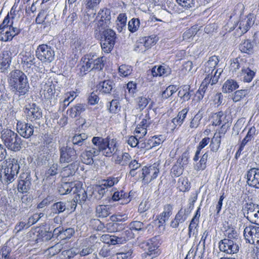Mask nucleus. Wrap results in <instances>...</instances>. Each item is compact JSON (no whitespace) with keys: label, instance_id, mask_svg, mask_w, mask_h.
<instances>
[{"label":"nucleus","instance_id":"f257e3e1","mask_svg":"<svg viewBox=\"0 0 259 259\" xmlns=\"http://www.w3.org/2000/svg\"><path fill=\"white\" fill-rule=\"evenodd\" d=\"M8 83L15 96L23 97L29 91V85L26 75L19 70L11 72Z\"/></svg>","mask_w":259,"mask_h":259},{"label":"nucleus","instance_id":"f03ea898","mask_svg":"<svg viewBox=\"0 0 259 259\" xmlns=\"http://www.w3.org/2000/svg\"><path fill=\"white\" fill-rule=\"evenodd\" d=\"M92 146L90 147L98 154L100 152L107 157L112 156L116 149V141L114 139L109 140L108 137L103 138L101 137H94L92 139Z\"/></svg>","mask_w":259,"mask_h":259},{"label":"nucleus","instance_id":"7ed1b4c3","mask_svg":"<svg viewBox=\"0 0 259 259\" xmlns=\"http://www.w3.org/2000/svg\"><path fill=\"white\" fill-rule=\"evenodd\" d=\"M1 139L9 150L17 152L21 150L23 141L18 135L10 129H4L1 132Z\"/></svg>","mask_w":259,"mask_h":259},{"label":"nucleus","instance_id":"20e7f679","mask_svg":"<svg viewBox=\"0 0 259 259\" xmlns=\"http://www.w3.org/2000/svg\"><path fill=\"white\" fill-rule=\"evenodd\" d=\"M8 165L5 169L4 181L10 184L16 178L20 169L19 162L15 158H10L6 160Z\"/></svg>","mask_w":259,"mask_h":259},{"label":"nucleus","instance_id":"39448f33","mask_svg":"<svg viewBox=\"0 0 259 259\" xmlns=\"http://www.w3.org/2000/svg\"><path fill=\"white\" fill-rule=\"evenodd\" d=\"M36 57L42 63H51L54 60L55 52L46 44L40 45L35 51Z\"/></svg>","mask_w":259,"mask_h":259},{"label":"nucleus","instance_id":"423d86ee","mask_svg":"<svg viewBox=\"0 0 259 259\" xmlns=\"http://www.w3.org/2000/svg\"><path fill=\"white\" fill-rule=\"evenodd\" d=\"M101 38V46L102 50L105 53H109L112 50L115 42V32L112 29H107L103 31Z\"/></svg>","mask_w":259,"mask_h":259},{"label":"nucleus","instance_id":"0eeeda50","mask_svg":"<svg viewBox=\"0 0 259 259\" xmlns=\"http://www.w3.org/2000/svg\"><path fill=\"white\" fill-rule=\"evenodd\" d=\"M60 161L61 163H69L75 161L77 158V152L78 149H75L69 146H63L59 148Z\"/></svg>","mask_w":259,"mask_h":259},{"label":"nucleus","instance_id":"6e6552de","mask_svg":"<svg viewBox=\"0 0 259 259\" xmlns=\"http://www.w3.org/2000/svg\"><path fill=\"white\" fill-rule=\"evenodd\" d=\"M24 113L27 121L34 122L42 117L41 110L35 103L26 105L24 108Z\"/></svg>","mask_w":259,"mask_h":259},{"label":"nucleus","instance_id":"1a4fd4ad","mask_svg":"<svg viewBox=\"0 0 259 259\" xmlns=\"http://www.w3.org/2000/svg\"><path fill=\"white\" fill-rule=\"evenodd\" d=\"M157 40V38L155 35L142 37L137 43L135 50L139 53H144L147 50L156 44Z\"/></svg>","mask_w":259,"mask_h":259},{"label":"nucleus","instance_id":"9d476101","mask_svg":"<svg viewBox=\"0 0 259 259\" xmlns=\"http://www.w3.org/2000/svg\"><path fill=\"white\" fill-rule=\"evenodd\" d=\"M111 11L109 9L104 8L100 10L96 17L98 21L96 24L100 31V29H103L108 26L111 22Z\"/></svg>","mask_w":259,"mask_h":259},{"label":"nucleus","instance_id":"9b49d317","mask_svg":"<svg viewBox=\"0 0 259 259\" xmlns=\"http://www.w3.org/2000/svg\"><path fill=\"white\" fill-rule=\"evenodd\" d=\"M159 163H154L149 167L145 166L142 168L143 181L145 183H149L156 179L159 172Z\"/></svg>","mask_w":259,"mask_h":259},{"label":"nucleus","instance_id":"f8f14e48","mask_svg":"<svg viewBox=\"0 0 259 259\" xmlns=\"http://www.w3.org/2000/svg\"><path fill=\"white\" fill-rule=\"evenodd\" d=\"M245 240L250 244H259V227L249 225L244 230Z\"/></svg>","mask_w":259,"mask_h":259},{"label":"nucleus","instance_id":"ddd939ff","mask_svg":"<svg viewBox=\"0 0 259 259\" xmlns=\"http://www.w3.org/2000/svg\"><path fill=\"white\" fill-rule=\"evenodd\" d=\"M31 186V177L29 173H23L21 175L18 182V191L22 193H27Z\"/></svg>","mask_w":259,"mask_h":259},{"label":"nucleus","instance_id":"4468645a","mask_svg":"<svg viewBox=\"0 0 259 259\" xmlns=\"http://www.w3.org/2000/svg\"><path fill=\"white\" fill-rule=\"evenodd\" d=\"M219 248L221 251L228 254H234L239 250L237 242L229 239H223L219 243Z\"/></svg>","mask_w":259,"mask_h":259},{"label":"nucleus","instance_id":"2eb2a0df","mask_svg":"<svg viewBox=\"0 0 259 259\" xmlns=\"http://www.w3.org/2000/svg\"><path fill=\"white\" fill-rule=\"evenodd\" d=\"M17 131L22 137L28 139L34 133V126L30 123L18 121L17 124Z\"/></svg>","mask_w":259,"mask_h":259},{"label":"nucleus","instance_id":"dca6fc26","mask_svg":"<svg viewBox=\"0 0 259 259\" xmlns=\"http://www.w3.org/2000/svg\"><path fill=\"white\" fill-rule=\"evenodd\" d=\"M76 184L72 193L75 194L73 198L74 201L77 203L81 204L85 202L88 197L87 192L82 187V184L80 182H76Z\"/></svg>","mask_w":259,"mask_h":259},{"label":"nucleus","instance_id":"f3484780","mask_svg":"<svg viewBox=\"0 0 259 259\" xmlns=\"http://www.w3.org/2000/svg\"><path fill=\"white\" fill-rule=\"evenodd\" d=\"M247 183L253 188H259V169L252 168L247 171Z\"/></svg>","mask_w":259,"mask_h":259},{"label":"nucleus","instance_id":"a211bd4d","mask_svg":"<svg viewBox=\"0 0 259 259\" xmlns=\"http://www.w3.org/2000/svg\"><path fill=\"white\" fill-rule=\"evenodd\" d=\"M158 242L157 239L153 238L141 244V247L144 248L146 253L149 255H152V257L156 256L158 254Z\"/></svg>","mask_w":259,"mask_h":259},{"label":"nucleus","instance_id":"6ab92c4d","mask_svg":"<svg viewBox=\"0 0 259 259\" xmlns=\"http://www.w3.org/2000/svg\"><path fill=\"white\" fill-rule=\"evenodd\" d=\"M255 17L252 14H249L244 18L241 19L239 22L238 28L241 32L240 35L246 33L250 28L254 24Z\"/></svg>","mask_w":259,"mask_h":259},{"label":"nucleus","instance_id":"aec40b11","mask_svg":"<svg viewBox=\"0 0 259 259\" xmlns=\"http://www.w3.org/2000/svg\"><path fill=\"white\" fill-rule=\"evenodd\" d=\"M92 63V54H88L81 59L80 62L81 66L79 68V72L78 73L80 76H83L88 72L93 70Z\"/></svg>","mask_w":259,"mask_h":259},{"label":"nucleus","instance_id":"412c9836","mask_svg":"<svg viewBox=\"0 0 259 259\" xmlns=\"http://www.w3.org/2000/svg\"><path fill=\"white\" fill-rule=\"evenodd\" d=\"M112 155L113 156L115 163L122 166L127 165L131 159V156L128 153L124 152L120 154L116 146Z\"/></svg>","mask_w":259,"mask_h":259},{"label":"nucleus","instance_id":"4be33fe9","mask_svg":"<svg viewBox=\"0 0 259 259\" xmlns=\"http://www.w3.org/2000/svg\"><path fill=\"white\" fill-rule=\"evenodd\" d=\"M189 212L186 209L181 208L175 215V219L170 222V227L177 228L179 224L183 223L187 219Z\"/></svg>","mask_w":259,"mask_h":259},{"label":"nucleus","instance_id":"5701e85b","mask_svg":"<svg viewBox=\"0 0 259 259\" xmlns=\"http://www.w3.org/2000/svg\"><path fill=\"white\" fill-rule=\"evenodd\" d=\"M87 139L88 136L84 133L75 135L71 140L73 145L72 148L78 149V151L82 150Z\"/></svg>","mask_w":259,"mask_h":259},{"label":"nucleus","instance_id":"b1692460","mask_svg":"<svg viewBox=\"0 0 259 259\" xmlns=\"http://www.w3.org/2000/svg\"><path fill=\"white\" fill-rule=\"evenodd\" d=\"M98 89L103 94H111L115 89V83L111 80L101 81L97 86Z\"/></svg>","mask_w":259,"mask_h":259},{"label":"nucleus","instance_id":"393cba45","mask_svg":"<svg viewBox=\"0 0 259 259\" xmlns=\"http://www.w3.org/2000/svg\"><path fill=\"white\" fill-rule=\"evenodd\" d=\"M98 155V153L94 152V150L92 148L89 147L81 154V160L83 163L86 164H92L94 162V157Z\"/></svg>","mask_w":259,"mask_h":259},{"label":"nucleus","instance_id":"a878e982","mask_svg":"<svg viewBox=\"0 0 259 259\" xmlns=\"http://www.w3.org/2000/svg\"><path fill=\"white\" fill-rule=\"evenodd\" d=\"M79 162L75 161L63 168L61 171V175L63 177L67 178L73 176L78 167Z\"/></svg>","mask_w":259,"mask_h":259},{"label":"nucleus","instance_id":"bb28decb","mask_svg":"<svg viewBox=\"0 0 259 259\" xmlns=\"http://www.w3.org/2000/svg\"><path fill=\"white\" fill-rule=\"evenodd\" d=\"M151 72L153 76H167L170 72V69L166 65L154 66L151 70Z\"/></svg>","mask_w":259,"mask_h":259},{"label":"nucleus","instance_id":"cd10ccee","mask_svg":"<svg viewBox=\"0 0 259 259\" xmlns=\"http://www.w3.org/2000/svg\"><path fill=\"white\" fill-rule=\"evenodd\" d=\"M102 0H87L85 4V10L88 15L93 16L96 15L97 10Z\"/></svg>","mask_w":259,"mask_h":259},{"label":"nucleus","instance_id":"c85d7f7f","mask_svg":"<svg viewBox=\"0 0 259 259\" xmlns=\"http://www.w3.org/2000/svg\"><path fill=\"white\" fill-rule=\"evenodd\" d=\"M152 105L150 104L148 109L146 110L147 112L144 118L142 119L139 126H144L146 127H150L153 121V115L155 114L154 111H151Z\"/></svg>","mask_w":259,"mask_h":259},{"label":"nucleus","instance_id":"c756f323","mask_svg":"<svg viewBox=\"0 0 259 259\" xmlns=\"http://www.w3.org/2000/svg\"><path fill=\"white\" fill-rule=\"evenodd\" d=\"M87 105L83 104H77L70 108L67 111V113L72 118L79 116L85 110Z\"/></svg>","mask_w":259,"mask_h":259},{"label":"nucleus","instance_id":"7c9ffc66","mask_svg":"<svg viewBox=\"0 0 259 259\" xmlns=\"http://www.w3.org/2000/svg\"><path fill=\"white\" fill-rule=\"evenodd\" d=\"M129 196H127V193L123 190L120 191H117L114 192L112 196V199L114 201H121L120 203L122 204H127L130 200L128 198Z\"/></svg>","mask_w":259,"mask_h":259},{"label":"nucleus","instance_id":"2f4dec72","mask_svg":"<svg viewBox=\"0 0 259 259\" xmlns=\"http://www.w3.org/2000/svg\"><path fill=\"white\" fill-rule=\"evenodd\" d=\"M67 209V202L64 201H58L51 205V214H59L64 212Z\"/></svg>","mask_w":259,"mask_h":259},{"label":"nucleus","instance_id":"473e14b6","mask_svg":"<svg viewBox=\"0 0 259 259\" xmlns=\"http://www.w3.org/2000/svg\"><path fill=\"white\" fill-rule=\"evenodd\" d=\"M219 62V59L216 56H213L209 58L208 61L206 63L205 68V72L208 73L207 76L213 73V71L214 70L215 67L218 65Z\"/></svg>","mask_w":259,"mask_h":259},{"label":"nucleus","instance_id":"72a5a7b5","mask_svg":"<svg viewBox=\"0 0 259 259\" xmlns=\"http://www.w3.org/2000/svg\"><path fill=\"white\" fill-rule=\"evenodd\" d=\"M127 17L125 14L120 13L116 20V28L119 32H124L126 28Z\"/></svg>","mask_w":259,"mask_h":259},{"label":"nucleus","instance_id":"f704fd0d","mask_svg":"<svg viewBox=\"0 0 259 259\" xmlns=\"http://www.w3.org/2000/svg\"><path fill=\"white\" fill-rule=\"evenodd\" d=\"M112 206L110 205H99L96 207L97 215L100 218H106L111 213Z\"/></svg>","mask_w":259,"mask_h":259},{"label":"nucleus","instance_id":"c9c22d12","mask_svg":"<svg viewBox=\"0 0 259 259\" xmlns=\"http://www.w3.org/2000/svg\"><path fill=\"white\" fill-rule=\"evenodd\" d=\"M227 116L224 115L222 111H219L214 113L212 116V124L214 126L220 125L225 122H228L227 119H226Z\"/></svg>","mask_w":259,"mask_h":259},{"label":"nucleus","instance_id":"e433bc0d","mask_svg":"<svg viewBox=\"0 0 259 259\" xmlns=\"http://www.w3.org/2000/svg\"><path fill=\"white\" fill-rule=\"evenodd\" d=\"M51 17V16L50 14H46V12L44 10H41L37 16L35 22L36 24H43L45 27L48 26L51 24V22L48 21V18Z\"/></svg>","mask_w":259,"mask_h":259},{"label":"nucleus","instance_id":"4c0bfd02","mask_svg":"<svg viewBox=\"0 0 259 259\" xmlns=\"http://www.w3.org/2000/svg\"><path fill=\"white\" fill-rule=\"evenodd\" d=\"M76 185V182L64 183L59 187V192L61 195H65L71 192L73 193V189H74Z\"/></svg>","mask_w":259,"mask_h":259},{"label":"nucleus","instance_id":"58836bf2","mask_svg":"<svg viewBox=\"0 0 259 259\" xmlns=\"http://www.w3.org/2000/svg\"><path fill=\"white\" fill-rule=\"evenodd\" d=\"M239 88L237 81L233 79H228L225 81L223 87L224 93H231Z\"/></svg>","mask_w":259,"mask_h":259},{"label":"nucleus","instance_id":"ea45409f","mask_svg":"<svg viewBox=\"0 0 259 259\" xmlns=\"http://www.w3.org/2000/svg\"><path fill=\"white\" fill-rule=\"evenodd\" d=\"M121 231L118 235L119 238V241L122 243H124L127 240L133 238L134 234L130 228H126L121 229Z\"/></svg>","mask_w":259,"mask_h":259},{"label":"nucleus","instance_id":"a19ab883","mask_svg":"<svg viewBox=\"0 0 259 259\" xmlns=\"http://www.w3.org/2000/svg\"><path fill=\"white\" fill-rule=\"evenodd\" d=\"M58 164L57 163H50L48 165V168L46 171L45 175L47 179L51 178L58 174Z\"/></svg>","mask_w":259,"mask_h":259},{"label":"nucleus","instance_id":"79ce46f5","mask_svg":"<svg viewBox=\"0 0 259 259\" xmlns=\"http://www.w3.org/2000/svg\"><path fill=\"white\" fill-rule=\"evenodd\" d=\"M208 157V152H206L203 154L199 162H197L194 166L195 170L197 171L203 170L206 168V163Z\"/></svg>","mask_w":259,"mask_h":259},{"label":"nucleus","instance_id":"37998d69","mask_svg":"<svg viewBox=\"0 0 259 259\" xmlns=\"http://www.w3.org/2000/svg\"><path fill=\"white\" fill-rule=\"evenodd\" d=\"M259 205L253 203L251 201H248L243 204L242 207V211L244 217H246L248 213H250L252 211H256L258 208Z\"/></svg>","mask_w":259,"mask_h":259},{"label":"nucleus","instance_id":"c03bdc74","mask_svg":"<svg viewBox=\"0 0 259 259\" xmlns=\"http://www.w3.org/2000/svg\"><path fill=\"white\" fill-rule=\"evenodd\" d=\"M177 4L185 10H191L196 7V0H176Z\"/></svg>","mask_w":259,"mask_h":259},{"label":"nucleus","instance_id":"a18cd8bd","mask_svg":"<svg viewBox=\"0 0 259 259\" xmlns=\"http://www.w3.org/2000/svg\"><path fill=\"white\" fill-rule=\"evenodd\" d=\"M178 96L183 100V102L190 100L191 97L190 92V87L187 85L181 87L178 92Z\"/></svg>","mask_w":259,"mask_h":259},{"label":"nucleus","instance_id":"49530a36","mask_svg":"<svg viewBox=\"0 0 259 259\" xmlns=\"http://www.w3.org/2000/svg\"><path fill=\"white\" fill-rule=\"evenodd\" d=\"M224 193H223L220 197L219 199V201L216 204L215 208L213 206H211L209 209V212L210 213V215H212V212L214 211L215 213L214 214V217L215 218H218L220 215V212L221 210L222 205H223V201L225 198Z\"/></svg>","mask_w":259,"mask_h":259},{"label":"nucleus","instance_id":"de8ad7c7","mask_svg":"<svg viewBox=\"0 0 259 259\" xmlns=\"http://www.w3.org/2000/svg\"><path fill=\"white\" fill-rule=\"evenodd\" d=\"M151 99L144 96L138 97L136 99V109H139L140 111H142L148 105Z\"/></svg>","mask_w":259,"mask_h":259},{"label":"nucleus","instance_id":"09e8293b","mask_svg":"<svg viewBox=\"0 0 259 259\" xmlns=\"http://www.w3.org/2000/svg\"><path fill=\"white\" fill-rule=\"evenodd\" d=\"M198 221L192 219L188 227V237L190 238L192 236L195 237L198 235Z\"/></svg>","mask_w":259,"mask_h":259},{"label":"nucleus","instance_id":"8fccbe9b","mask_svg":"<svg viewBox=\"0 0 259 259\" xmlns=\"http://www.w3.org/2000/svg\"><path fill=\"white\" fill-rule=\"evenodd\" d=\"M242 76L243 77L244 81L250 82L255 74V71L251 70L250 68H243L242 69Z\"/></svg>","mask_w":259,"mask_h":259},{"label":"nucleus","instance_id":"3c124183","mask_svg":"<svg viewBox=\"0 0 259 259\" xmlns=\"http://www.w3.org/2000/svg\"><path fill=\"white\" fill-rule=\"evenodd\" d=\"M222 72L223 70L221 69H217L213 74H210V75L205 77L204 79L205 81L208 82V85H209V83H210L211 85L217 83Z\"/></svg>","mask_w":259,"mask_h":259},{"label":"nucleus","instance_id":"603ef678","mask_svg":"<svg viewBox=\"0 0 259 259\" xmlns=\"http://www.w3.org/2000/svg\"><path fill=\"white\" fill-rule=\"evenodd\" d=\"M141 21L139 18H133L128 23V29L131 33H134L140 29Z\"/></svg>","mask_w":259,"mask_h":259},{"label":"nucleus","instance_id":"864d4df0","mask_svg":"<svg viewBox=\"0 0 259 259\" xmlns=\"http://www.w3.org/2000/svg\"><path fill=\"white\" fill-rule=\"evenodd\" d=\"M92 58L93 61V67L92 69L97 70H101L103 69L104 64L102 57H97L94 55H92Z\"/></svg>","mask_w":259,"mask_h":259},{"label":"nucleus","instance_id":"5fc2aeb1","mask_svg":"<svg viewBox=\"0 0 259 259\" xmlns=\"http://www.w3.org/2000/svg\"><path fill=\"white\" fill-rule=\"evenodd\" d=\"M163 141L162 136L159 135V136H153L147 142V149L151 148L152 147H155L159 145Z\"/></svg>","mask_w":259,"mask_h":259},{"label":"nucleus","instance_id":"6e6d98bb","mask_svg":"<svg viewBox=\"0 0 259 259\" xmlns=\"http://www.w3.org/2000/svg\"><path fill=\"white\" fill-rule=\"evenodd\" d=\"M13 39V35L11 33L10 28H5L0 30V40L7 42L12 40Z\"/></svg>","mask_w":259,"mask_h":259},{"label":"nucleus","instance_id":"4d7b16f0","mask_svg":"<svg viewBox=\"0 0 259 259\" xmlns=\"http://www.w3.org/2000/svg\"><path fill=\"white\" fill-rule=\"evenodd\" d=\"M253 45L250 40H246L239 46L240 50L243 52L250 54L253 52Z\"/></svg>","mask_w":259,"mask_h":259},{"label":"nucleus","instance_id":"13d9d810","mask_svg":"<svg viewBox=\"0 0 259 259\" xmlns=\"http://www.w3.org/2000/svg\"><path fill=\"white\" fill-rule=\"evenodd\" d=\"M221 135L214 134L210 141V147L211 151L216 152L219 149L221 142Z\"/></svg>","mask_w":259,"mask_h":259},{"label":"nucleus","instance_id":"bf43d9fd","mask_svg":"<svg viewBox=\"0 0 259 259\" xmlns=\"http://www.w3.org/2000/svg\"><path fill=\"white\" fill-rule=\"evenodd\" d=\"M67 97L64 100L63 103L60 104V107L62 108V110H64L69 104L72 102L76 97V93L74 92H70L67 94Z\"/></svg>","mask_w":259,"mask_h":259},{"label":"nucleus","instance_id":"052dcab7","mask_svg":"<svg viewBox=\"0 0 259 259\" xmlns=\"http://www.w3.org/2000/svg\"><path fill=\"white\" fill-rule=\"evenodd\" d=\"M203 112L199 110L191 120L190 123V127L196 128L200 124V120L203 117Z\"/></svg>","mask_w":259,"mask_h":259},{"label":"nucleus","instance_id":"680f3d73","mask_svg":"<svg viewBox=\"0 0 259 259\" xmlns=\"http://www.w3.org/2000/svg\"><path fill=\"white\" fill-rule=\"evenodd\" d=\"M178 90L177 85H169L164 90L162 94V98L164 99H166L169 97L171 96L175 93H176Z\"/></svg>","mask_w":259,"mask_h":259},{"label":"nucleus","instance_id":"e2e57ef3","mask_svg":"<svg viewBox=\"0 0 259 259\" xmlns=\"http://www.w3.org/2000/svg\"><path fill=\"white\" fill-rule=\"evenodd\" d=\"M122 225L115 222L108 223L106 225L107 230L109 232H120L122 229Z\"/></svg>","mask_w":259,"mask_h":259},{"label":"nucleus","instance_id":"0e129e2a","mask_svg":"<svg viewBox=\"0 0 259 259\" xmlns=\"http://www.w3.org/2000/svg\"><path fill=\"white\" fill-rule=\"evenodd\" d=\"M248 93V90H238L234 93L232 100L234 102H237L245 97Z\"/></svg>","mask_w":259,"mask_h":259},{"label":"nucleus","instance_id":"69168bd1","mask_svg":"<svg viewBox=\"0 0 259 259\" xmlns=\"http://www.w3.org/2000/svg\"><path fill=\"white\" fill-rule=\"evenodd\" d=\"M183 172V166L181 164V161H177V163L175 164L171 169V173L174 177H178L181 176Z\"/></svg>","mask_w":259,"mask_h":259},{"label":"nucleus","instance_id":"338daca9","mask_svg":"<svg viewBox=\"0 0 259 259\" xmlns=\"http://www.w3.org/2000/svg\"><path fill=\"white\" fill-rule=\"evenodd\" d=\"M119 182L118 178L109 177L106 180H103L102 181L101 184L106 188H110Z\"/></svg>","mask_w":259,"mask_h":259},{"label":"nucleus","instance_id":"774afa93","mask_svg":"<svg viewBox=\"0 0 259 259\" xmlns=\"http://www.w3.org/2000/svg\"><path fill=\"white\" fill-rule=\"evenodd\" d=\"M132 70V68L131 66L125 64L120 65L118 68L120 75L124 77L130 75Z\"/></svg>","mask_w":259,"mask_h":259}]
</instances>
